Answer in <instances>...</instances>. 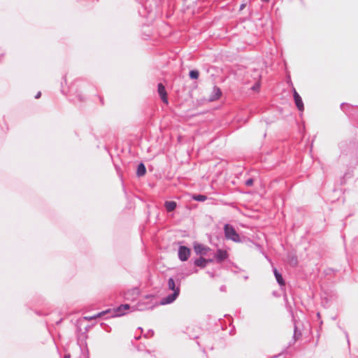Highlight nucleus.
Here are the masks:
<instances>
[{
  "label": "nucleus",
  "instance_id": "nucleus-8",
  "mask_svg": "<svg viewBox=\"0 0 358 358\" xmlns=\"http://www.w3.org/2000/svg\"><path fill=\"white\" fill-rule=\"evenodd\" d=\"M110 312H111V310L110 309H108L106 310L100 312L98 314H96V315H94L85 316L84 317V320H85L87 321H90V320H92L101 317V316H103V315H106V314H107L108 313H110Z\"/></svg>",
  "mask_w": 358,
  "mask_h": 358
},
{
  "label": "nucleus",
  "instance_id": "nucleus-20",
  "mask_svg": "<svg viewBox=\"0 0 358 358\" xmlns=\"http://www.w3.org/2000/svg\"><path fill=\"white\" fill-rule=\"evenodd\" d=\"M41 92H38L36 94V95L35 96V98H36V99H38V98H40V97H41Z\"/></svg>",
  "mask_w": 358,
  "mask_h": 358
},
{
  "label": "nucleus",
  "instance_id": "nucleus-23",
  "mask_svg": "<svg viewBox=\"0 0 358 358\" xmlns=\"http://www.w3.org/2000/svg\"><path fill=\"white\" fill-rule=\"evenodd\" d=\"M292 262H294V264H296V259H292Z\"/></svg>",
  "mask_w": 358,
  "mask_h": 358
},
{
  "label": "nucleus",
  "instance_id": "nucleus-6",
  "mask_svg": "<svg viewBox=\"0 0 358 358\" xmlns=\"http://www.w3.org/2000/svg\"><path fill=\"white\" fill-rule=\"evenodd\" d=\"M222 92L218 87H213L212 94L208 97L209 101H213L220 98Z\"/></svg>",
  "mask_w": 358,
  "mask_h": 358
},
{
  "label": "nucleus",
  "instance_id": "nucleus-17",
  "mask_svg": "<svg viewBox=\"0 0 358 358\" xmlns=\"http://www.w3.org/2000/svg\"><path fill=\"white\" fill-rule=\"evenodd\" d=\"M199 73L198 71L192 70L189 72V76L192 79H197Z\"/></svg>",
  "mask_w": 358,
  "mask_h": 358
},
{
  "label": "nucleus",
  "instance_id": "nucleus-2",
  "mask_svg": "<svg viewBox=\"0 0 358 358\" xmlns=\"http://www.w3.org/2000/svg\"><path fill=\"white\" fill-rule=\"evenodd\" d=\"M157 92H158L162 101L166 105L169 104L167 92L165 89V87L164 86V85L162 83L158 84Z\"/></svg>",
  "mask_w": 358,
  "mask_h": 358
},
{
  "label": "nucleus",
  "instance_id": "nucleus-14",
  "mask_svg": "<svg viewBox=\"0 0 358 358\" xmlns=\"http://www.w3.org/2000/svg\"><path fill=\"white\" fill-rule=\"evenodd\" d=\"M273 272H274V274H275V278H276L278 282L280 285H285V282L283 280V278H282L281 274L278 273V270L276 268L274 269Z\"/></svg>",
  "mask_w": 358,
  "mask_h": 358
},
{
  "label": "nucleus",
  "instance_id": "nucleus-12",
  "mask_svg": "<svg viewBox=\"0 0 358 358\" xmlns=\"http://www.w3.org/2000/svg\"><path fill=\"white\" fill-rule=\"evenodd\" d=\"M164 205L168 212H171L176 208V203L175 201H166Z\"/></svg>",
  "mask_w": 358,
  "mask_h": 358
},
{
  "label": "nucleus",
  "instance_id": "nucleus-1",
  "mask_svg": "<svg viewBox=\"0 0 358 358\" xmlns=\"http://www.w3.org/2000/svg\"><path fill=\"white\" fill-rule=\"evenodd\" d=\"M224 234L227 239H231L234 242H240V237L238 234L236 233L233 227L229 224H225L224 227Z\"/></svg>",
  "mask_w": 358,
  "mask_h": 358
},
{
  "label": "nucleus",
  "instance_id": "nucleus-9",
  "mask_svg": "<svg viewBox=\"0 0 358 358\" xmlns=\"http://www.w3.org/2000/svg\"><path fill=\"white\" fill-rule=\"evenodd\" d=\"M178 294H179V289H176L175 290V292H173L172 294L168 296L166 299H164V301L162 302V303L165 304V303H169L173 302L176 299V297L178 296Z\"/></svg>",
  "mask_w": 358,
  "mask_h": 358
},
{
  "label": "nucleus",
  "instance_id": "nucleus-3",
  "mask_svg": "<svg viewBox=\"0 0 358 358\" xmlns=\"http://www.w3.org/2000/svg\"><path fill=\"white\" fill-rule=\"evenodd\" d=\"M194 250L197 255H206L210 250V248L199 243H195Z\"/></svg>",
  "mask_w": 358,
  "mask_h": 358
},
{
  "label": "nucleus",
  "instance_id": "nucleus-21",
  "mask_svg": "<svg viewBox=\"0 0 358 358\" xmlns=\"http://www.w3.org/2000/svg\"><path fill=\"white\" fill-rule=\"evenodd\" d=\"M244 6H244L243 4V5H241V9H243V8H244Z\"/></svg>",
  "mask_w": 358,
  "mask_h": 358
},
{
  "label": "nucleus",
  "instance_id": "nucleus-7",
  "mask_svg": "<svg viewBox=\"0 0 358 358\" xmlns=\"http://www.w3.org/2000/svg\"><path fill=\"white\" fill-rule=\"evenodd\" d=\"M129 308V304H123L117 308L114 309L113 311L115 313V316H121L123 315L124 310H128Z\"/></svg>",
  "mask_w": 358,
  "mask_h": 358
},
{
  "label": "nucleus",
  "instance_id": "nucleus-4",
  "mask_svg": "<svg viewBox=\"0 0 358 358\" xmlns=\"http://www.w3.org/2000/svg\"><path fill=\"white\" fill-rule=\"evenodd\" d=\"M190 255V250L185 246H180L178 250V256L181 261H186Z\"/></svg>",
  "mask_w": 358,
  "mask_h": 358
},
{
  "label": "nucleus",
  "instance_id": "nucleus-13",
  "mask_svg": "<svg viewBox=\"0 0 358 358\" xmlns=\"http://www.w3.org/2000/svg\"><path fill=\"white\" fill-rule=\"evenodd\" d=\"M146 173V169L143 164L141 163L137 168L136 174L138 176H143Z\"/></svg>",
  "mask_w": 358,
  "mask_h": 358
},
{
  "label": "nucleus",
  "instance_id": "nucleus-16",
  "mask_svg": "<svg viewBox=\"0 0 358 358\" xmlns=\"http://www.w3.org/2000/svg\"><path fill=\"white\" fill-rule=\"evenodd\" d=\"M169 288L175 292L176 288L175 282L172 278H170L168 282Z\"/></svg>",
  "mask_w": 358,
  "mask_h": 358
},
{
  "label": "nucleus",
  "instance_id": "nucleus-5",
  "mask_svg": "<svg viewBox=\"0 0 358 358\" xmlns=\"http://www.w3.org/2000/svg\"><path fill=\"white\" fill-rule=\"evenodd\" d=\"M293 94H294V102H295V104H296L297 108L299 110L303 111L304 109V106H303L302 99L294 88L293 89Z\"/></svg>",
  "mask_w": 358,
  "mask_h": 358
},
{
  "label": "nucleus",
  "instance_id": "nucleus-19",
  "mask_svg": "<svg viewBox=\"0 0 358 358\" xmlns=\"http://www.w3.org/2000/svg\"><path fill=\"white\" fill-rule=\"evenodd\" d=\"M253 184V180L252 179H248L246 182H245V185H248V186H250Z\"/></svg>",
  "mask_w": 358,
  "mask_h": 358
},
{
  "label": "nucleus",
  "instance_id": "nucleus-11",
  "mask_svg": "<svg viewBox=\"0 0 358 358\" xmlns=\"http://www.w3.org/2000/svg\"><path fill=\"white\" fill-rule=\"evenodd\" d=\"M213 259H206L204 258H199L195 260L194 264L196 266L204 268L208 262H212Z\"/></svg>",
  "mask_w": 358,
  "mask_h": 358
},
{
  "label": "nucleus",
  "instance_id": "nucleus-15",
  "mask_svg": "<svg viewBox=\"0 0 358 358\" xmlns=\"http://www.w3.org/2000/svg\"><path fill=\"white\" fill-rule=\"evenodd\" d=\"M193 199L197 201H204L207 199V197L205 195H194L193 196Z\"/></svg>",
  "mask_w": 358,
  "mask_h": 358
},
{
  "label": "nucleus",
  "instance_id": "nucleus-18",
  "mask_svg": "<svg viewBox=\"0 0 358 358\" xmlns=\"http://www.w3.org/2000/svg\"><path fill=\"white\" fill-rule=\"evenodd\" d=\"M259 87H260V84L259 83H257L256 85H255L252 89L253 90H255V91H258L259 90Z\"/></svg>",
  "mask_w": 358,
  "mask_h": 358
},
{
  "label": "nucleus",
  "instance_id": "nucleus-10",
  "mask_svg": "<svg viewBox=\"0 0 358 358\" xmlns=\"http://www.w3.org/2000/svg\"><path fill=\"white\" fill-rule=\"evenodd\" d=\"M228 257V253L226 250H218L216 254L217 262H220Z\"/></svg>",
  "mask_w": 358,
  "mask_h": 358
},
{
  "label": "nucleus",
  "instance_id": "nucleus-22",
  "mask_svg": "<svg viewBox=\"0 0 358 358\" xmlns=\"http://www.w3.org/2000/svg\"><path fill=\"white\" fill-rule=\"evenodd\" d=\"M292 262H294V264H296V259H292Z\"/></svg>",
  "mask_w": 358,
  "mask_h": 358
},
{
  "label": "nucleus",
  "instance_id": "nucleus-24",
  "mask_svg": "<svg viewBox=\"0 0 358 358\" xmlns=\"http://www.w3.org/2000/svg\"><path fill=\"white\" fill-rule=\"evenodd\" d=\"M65 358H69V355H66Z\"/></svg>",
  "mask_w": 358,
  "mask_h": 358
}]
</instances>
